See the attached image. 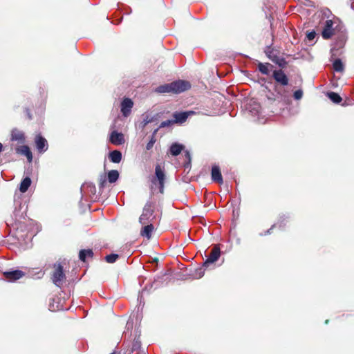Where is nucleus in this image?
<instances>
[{
	"mask_svg": "<svg viewBox=\"0 0 354 354\" xmlns=\"http://www.w3.org/2000/svg\"><path fill=\"white\" fill-rule=\"evenodd\" d=\"M133 106V102L131 99L128 97L124 98L121 103V112L122 115L124 117L129 116L131 112Z\"/></svg>",
	"mask_w": 354,
	"mask_h": 354,
	"instance_id": "9b49d317",
	"label": "nucleus"
},
{
	"mask_svg": "<svg viewBox=\"0 0 354 354\" xmlns=\"http://www.w3.org/2000/svg\"><path fill=\"white\" fill-rule=\"evenodd\" d=\"M35 142L39 153H44L48 149L47 140L41 134L35 136Z\"/></svg>",
	"mask_w": 354,
	"mask_h": 354,
	"instance_id": "9d476101",
	"label": "nucleus"
},
{
	"mask_svg": "<svg viewBox=\"0 0 354 354\" xmlns=\"http://www.w3.org/2000/svg\"><path fill=\"white\" fill-rule=\"evenodd\" d=\"M316 33L315 31H311L307 34V38L309 41H312L315 39Z\"/></svg>",
	"mask_w": 354,
	"mask_h": 354,
	"instance_id": "c9c22d12",
	"label": "nucleus"
},
{
	"mask_svg": "<svg viewBox=\"0 0 354 354\" xmlns=\"http://www.w3.org/2000/svg\"><path fill=\"white\" fill-rule=\"evenodd\" d=\"M283 217H284V216H281V217H280V220H279V221L278 222V223H277V224H274V225L272 226V227H271L270 229H269V230L266 232V233H267V234H269V233H270V231L272 228H274V227H277V226H279V228H282V227H283L282 223H283V220H285V218H284Z\"/></svg>",
	"mask_w": 354,
	"mask_h": 354,
	"instance_id": "473e14b6",
	"label": "nucleus"
},
{
	"mask_svg": "<svg viewBox=\"0 0 354 354\" xmlns=\"http://www.w3.org/2000/svg\"><path fill=\"white\" fill-rule=\"evenodd\" d=\"M119 178V172L117 170H111L108 172L107 179L110 183H115Z\"/></svg>",
	"mask_w": 354,
	"mask_h": 354,
	"instance_id": "393cba45",
	"label": "nucleus"
},
{
	"mask_svg": "<svg viewBox=\"0 0 354 354\" xmlns=\"http://www.w3.org/2000/svg\"><path fill=\"white\" fill-rule=\"evenodd\" d=\"M31 185V179L29 177L24 178L21 183L19 187V191L21 193H25L29 188Z\"/></svg>",
	"mask_w": 354,
	"mask_h": 354,
	"instance_id": "5701e85b",
	"label": "nucleus"
},
{
	"mask_svg": "<svg viewBox=\"0 0 354 354\" xmlns=\"http://www.w3.org/2000/svg\"><path fill=\"white\" fill-rule=\"evenodd\" d=\"M184 149L185 146L183 145L174 142L170 146L169 151L171 155L173 156H177Z\"/></svg>",
	"mask_w": 354,
	"mask_h": 354,
	"instance_id": "f3484780",
	"label": "nucleus"
},
{
	"mask_svg": "<svg viewBox=\"0 0 354 354\" xmlns=\"http://www.w3.org/2000/svg\"><path fill=\"white\" fill-rule=\"evenodd\" d=\"M93 257V252L91 249L81 250L79 252V258L83 262L86 261V257L92 258Z\"/></svg>",
	"mask_w": 354,
	"mask_h": 354,
	"instance_id": "b1692460",
	"label": "nucleus"
},
{
	"mask_svg": "<svg viewBox=\"0 0 354 354\" xmlns=\"http://www.w3.org/2000/svg\"><path fill=\"white\" fill-rule=\"evenodd\" d=\"M185 156H186V157L187 158V159L190 161V160H191V156H190V154H189V153L188 151H186V153H185Z\"/></svg>",
	"mask_w": 354,
	"mask_h": 354,
	"instance_id": "58836bf2",
	"label": "nucleus"
},
{
	"mask_svg": "<svg viewBox=\"0 0 354 354\" xmlns=\"http://www.w3.org/2000/svg\"><path fill=\"white\" fill-rule=\"evenodd\" d=\"M333 22L332 20H326L324 27L322 30V37L324 39H328L331 37V36L333 34Z\"/></svg>",
	"mask_w": 354,
	"mask_h": 354,
	"instance_id": "4468645a",
	"label": "nucleus"
},
{
	"mask_svg": "<svg viewBox=\"0 0 354 354\" xmlns=\"http://www.w3.org/2000/svg\"><path fill=\"white\" fill-rule=\"evenodd\" d=\"M205 266H203V265L198 268L195 269V270L192 274V276L194 279H200L203 277L205 274Z\"/></svg>",
	"mask_w": 354,
	"mask_h": 354,
	"instance_id": "a878e982",
	"label": "nucleus"
},
{
	"mask_svg": "<svg viewBox=\"0 0 354 354\" xmlns=\"http://www.w3.org/2000/svg\"><path fill=\"white\" fill-rule=\"evenodd\" d=\"M109 158L113 163H119L122 160V153L118 150H114L109 153Z\"/></svg>",
	"mask_w": 354,
	"mask_h": 354,
	"instance_id": "412c9836",
	"label": "nucleus"
},
{
	"mask_svg": "<svg viewBox=\"0 0 354 354\" xmlns=\"http://www.w3.org/2000/svg\"><path fill=\"white\" fill-rule=\"evenodd\" d=\"M26 113L27 115V117L29 120H31L32 119V114L30 113V111L29 109H26Z\"/></svg>",
	"mask_w": 354,
	"mask_h": 354,
	"instance_id": "4c0bfd02",
	"label": "nucleus"
},
{
	"mask_svg": "<svg viewBox=\"0 0 354 354\" xmlns=\"http://www.w3.org/2000/svg\"><path fill=\"white\" fill-rule=\"evenodd\" d=\"M326 322V324H328V319H327V320H326V322Z\"/></svg>",
	"mask_w": 354,
	"mask_h": 354,
	"instance_id": "c03bdc74",
	"label": "nucleus"
},
{
	"mask_svg": "<svg viewBox=\"0 0 354 354\" xmlns=\"http://www.w3.org/2000/svg\"><path fill=\"white\" fill-rule=\"evenodd\" d=\"M119 256L117 254H110L105 257V260L107 263H113L116 261Z\"/></svg>",
	"mask_w": 354,
	"mask_h": 354,
	"instance_id": "7c9ffc66",
	"label": "nucleus"
},
{
	"mask_svg": "<svg viewBox=\"0 0 354 354\" xmlns=\"http://www.w3.org/2000/svg\"><path fill=\"white\" fill-rule=\"evenodd\" d=\"M106 177L105 175L100 176L99 178V187L100 188H104L106 184Z\"/></svg>",
	"mask_w": 354,
	"mask_h": 354,
	"instance_id": "2f4dec72",
	"label": "nucleus"
},
{
	"mask_svg": "<svg viewBox=\"0 0 354 354\" xmlns=\"http://www.w3.org/2000/svg\"><path fill=\"white\" fill-rule=\"evenodd\" d=\"M138 351H142L141 341L139 338H135L132 342L131 352L136 351L137 353Z\"/></svg>",
	"mask_w": 354,
	"mask_h": 354,
	"instance_id": "c756f323",
	"label": "nucleus"
},
{
	"mask_svg": "<svg viewBox=\"0 0 354 354\" xmlns=\"http://www.w3.org/2000/svg\"><path fill=\"white\" fill-rule=\"evenodd\" d=\"M3 150V145L0 142V153Z\"/></svg>",
	"mask_w": 354,
	"mask_h": 354,
	"instance_id": "a19ab883",
	"label": "nucleus"
},
{
	"mask_svg": "<svg viewBox=\"0 0 354 354\" xmlns=\"http://www.w3.org/2000/svg\"><path fill=\"white\" fill-rule=\"evenodd\" d=\"M211 178L214 183L222 185L223 183V176L218 165H214L211 169Z\"/></svg>",
	"mask_w": 354,
	"mask_h": 354,
	"instance_id": "1a4fd4ad",
	"label": "nucleus"
},
{
	"mask_svg": "<svg viewBox=\"0 0 354 354\" xmlns=\"http://www.w3.org/2000/svg\"><path fill=\"white\" fill-rule=\"evenodd\" d=\"M53 270L50 274V279L57 287L61 288L66 281L64 267L60 263H55L53 266Z\"/></svg>",
	"mask_w": 354,
	"mask_h": 354,
	"instance_id": "7ed1b4c3",
	"label": "nucleus"
},
{
	"mask_svg": "<svg viewBox=\"0 0 354 354\" xmlns=\"http://www.w3.org/2000/svg\"><path fill=\"white\" fill-rule=\"evenodd\" d=\"M240 214L241 208L239 206L233 209L232 227L230 230L229 235V241H230L231 246L232 248H238L241 245L243 232L241 225L237 228L238 224L240 225V222H238Z\"/></svg>",
	"mask_w": 354,
	"mask_h": 354,
	"instance_id": "f257e3e1",
	"label": "nucleus"
},
{
	"mask_svg": "<svg viewBox=\"0 0 354 354\" xmlns=\"http://www.w3.org/2000/svg\"><path fill=\"white\" fill-rule=\"evenodd\" d=\"M174 123V120H167L162 121L160 123V128H164V127H169L171 124H173Z\"/></svg>",
	"mask_w": 354,
	"mask_h": 354,
	"instance_id": "72a5a7b5",
	"label": "nucleus"
},
{
	"mask_svg": "<svg viewBox=\"0 0 354 354\" xmlns=\"http://www.w3.org/2000/svg\"><path fill=\"white\" fill-rule=\"evenodd\" d=\"M16 152L19 154L24 155L27 158V160L29 162H31L32 160V152L27 145H21L16 148Z\"/></svg>",
	"mask_w": 354,
	"mask_h": 354,
	"instance_id": "2eb2a0df",
	"label": "nucleus"
},
{
	"mask_svg": "<svg viewBox=\"0 0 354 354\" xmlns=\"http://www.w3.org/2000/svg\"><path fill=\"white\" fill-rule=\"evenodd\" d=\"M265 53L272 62L278 64L279 66H283L286 64L284 58L278 55V50L271 48L270 46H268L266 48Z\"/></svg>",
	"mask_w": 354,
	"mask_h": 354,
	"instance_id": "39448f33",
	"label": "nucleus"
},
{
	"mask_svg": "<svg viewBox=\"0 0 354 354\" xmlns=\"http://www.w3.org/2000/svg\"><path fill=\"white\" fill-rule=\"evenodd\" d=\"M157 131H158V129H156V130L153 131V133L152 136H151V138H150V140H149V142L147 144V145H146V149H147V151H149V150L153 148V145H154L155 142H156V136H156V134Z\"/></svg>",
	"mask_w": 354,
	"mask_h": 354,
	"instance_id": "c85d7f7f",
	"label": "nucleus"
},
{
	"mask_svg": "<svg viewBox=\"0 0 354 354\" xmlns=\"http://www.w3.org/2000/svg\"><path fill=\"white\" fill-rule=\"evenodd\" d=\"M273 66L269 63H259L258 64L259 71L264 75H269L270 72L272 69Z\"/></svg>",
	"mask_w": 354,
	"mask_h": 354,
	"instance_id": "4be33fe9",
	"label": "nucleus"
},
{
	"mask_svg": "<svg viewBox=\"0 0 354 354\" xmlns=\"http://www.w3.org/2000/svg\"><path fill=\"white\" fill-rule=\"evenodd\" d=\"M153 261L157 262L158 261V258H155Z\"/></svg>",
	"mask_w": 354,
	"mask_h": 354,
	"instance_id": "79ce46f5",
	"label": "nucleus"
},
{
	"mask_svg": "<svg viewBox=\"0 0 354 354\" xmlns=\"http://www.w3.org/2000/svg\"><path fill=\"white\" fill-rule=\"evenodd\" d=\"M273 78L277 82L282 86H286L288 84V79L287 75L282 70H275L272 74Z\"/></svg>",
	"mask_w": 354,
	"mask_h": 354,
	"instance_id": "f8f14e48",
	"label": "nucleus"
},
{
	"mask_svg": "<svg viewBox=\"0 0 354 354\" xmlns=\"http://www.w3.org/2000/svg\"><path fill=\"white\" fill-rule=\"evenodd\" d=\"M154 212V207L152 203L148 202L145 204L142 214L139 218L140 222L142 224H145L150 216L153 215Z\"/></svg>",
	"mask_w": 354,
	"mask_h": 354,
	"instance_id": "0eeeda50",
	"label": "nucleus"
},
{
	"mask_svg": "<svg viewBox=\"0 0 354 354\" xmlns=\"http://www.w3.org/2000/svg\"><path fill=\"white\" fill-rule=\"evenodd\" d=\"M190 88L191 84L188 81L178 80L169 84L160 85L156 88V91L159 93H180L189 90Z\"/></svg>",
	"mask_w": 354,
	"mask_h": 354,
	"instance_id": "f03ea898",
	"label": "nucleus"
},
{
	"mask_svg": "<svg viewBox=\"0 0 354 354\" xmlns=\"http://www.w3.org/2000/svg\"><path fill=\"white\" fill-rule=\"evenodd\" d=\"M221 256V248L219 245H214L205 262L203 266L209 267V264L215 263Z\"/></svg>",
	"mask_w": 354,
	"mask_h": 354,
	"instance_id": "423d86ee",
	"label": "nucleus"
},
{
	"mask_svg": "<svg viewBox=\"0 0 354 354\" xmlns=\"http://www.w3.org/2000/svg\"><path fill=\"white\" fill-rule=\"evenodd\" d=\"M110 142L114 145H121L125 142L124 135L122 133L113 131L110 135Z\"/></svg>",
	"mask_w": 354,
	"mask_h": 354,
	"instance_id": "ddd939ff",
	"label": "nucleus"
},
{
	"mask_svg": "<svg viewBox=\"0 0 354 354\" xmlns=\"http://www.w3.org/2000/svg\"><path fill=\"white\" fill-rule=\"evenodd\" d=\"M136 354H146L145 351H138Z\"/></svg>",
	"mask_w": 354,
	"mask_h": 354,
	"instance_id": "ea45409f",
	"label": "nucleus"
},
{
	"mask_svg": "<svg viewBox=\"0 0 354 354\" xmlns=\"http://www.w3.org/2000/svg\"><path fill=\"white\" fill-rule=\"evenodd\" d=\"M327 96L335 104H339L342 100L340 95L335 92L327 93Z\"/></svg>",
	"mask_w": 354,
	"mask_h": 354,
	"instance_id": "bb28decb",
	"label": "nucleus"
},
{
	"mask_svg": "<svg viewBox=\"0 0 354 354\" xmlns=\"http://www.w3.org/2000/svg\"><path fill=\"white\" fill-rule=\"evenodd\" d=\"M151 121V119H149V117L147 116L146 118H145L142 121L143 127H145L147 124H149Z\"/></svg>",
	"mask_w": 354,
	"mask_h": 354,
	"instance_id": "e433bc0d",
	"label": "nucleus"
},
{
	"mask_svg": "<svg viewBox=\"0 0 354 354\" xmlns=\"http://www.w3.org/2000/svg\"><path fill=\"white\" fill-rule=\"evenodd\" d=\"M165 180L166 175L164 169L160 165H157L155 167V176L151 179V183L158 188L160 194L164 193Z\"/></svg>",
	"mask_w": 354,
	"mask_h": 354,
	"instance_id": "20e7f679",
	"label": "nucleus"
},
{
	"mask_svg": "<svg viewBox=\"0 0 354 354\" xmlns=\"http://www.w3.org/2000/svg\"><path fill=\"white\" fill-rule=\"evenodd\" d=\"M154 230V227L152 224L147 225L145 226L142 230L140 231V235L142 236L147 238V239H150L151 237V233Z\"/></svg>",
	"mask_w": 354,
	"mask_h": 354,
	"instance_id": "aec40b11",
	"label": "nucleus"
},
{
	"mask_svg": "<svg viewBox=\"0 0 354 354\" xmlns=\"http://www.w3.org/2000/svg\"><path fill=\"white\" fill-rule=\"evenodd\" d=\"M333 69L336 72H342L344 71V65L340 59H336L333 62Z\"/></svg>",
	"mask_w": 354,
	"mask_h": 354,
	"instance_id": "cd10ccee",
	"label": "nucleus"
},
{
	"mask_svg": "<svg viewBox=\"0 0 354 354\" xmlns=\"http://www.w3.org/2000/svg\"><path fill=\"white\" fill-rule=\"evenodd\" d=\"M192 112H175L173 115L174 123H183L186 121Z\"/></svg>",
	"mask_w": 354,
	"mask_h": 354,
	"instance_id": "a211bd4d",
	"label": "nucleus"
},
{
	"mask_svg": "<svg viewBox=\"0 0 354 354\" xmlns=\"http://www.w3.org/2000/svg\"><path fill=\"white\" fill-rule=\"evenodd\" d=\"M294 98L297 100H299L302 98L303 91L301 89L297 90L294 92L293 94Z\"/></svg>",
	"mask_w": 354,
	"mask_h": 354,
	"instance_id": "f704fd0d",
	"label": "nucleus"
},
{
	"mask_svg": "<svg viewBox=\"0 0 354 354\" xmlns=\"http://www.w3.org/2000/svg\"><path fill=\"white\" fill-rule=\"evenodd\" d=\"M245 110H248L249 113H250L252 115H258L261 106L259 103L254 102L252 104H248L247 103V106L245 109Z\"/></svg>",
	"mask_w": 354,
	"mask_h": 354,
	"instance_id": "6ab92c4d",
	"label": "nucleus"
},
{
	"mask_svg": "<svg viewBox=\"0 0 354 354\" xmlns=\"http://www.w3.org/2000/svg\"><path fill=\"white\" fill-rule=\"evenodd\" d=\"M3 275L8 281L14 282L22 278L25 275V272L19 270L6 271L3 272Z\"/></svg>",
	"mask_w": 354,
	"mask_h": 354,
	"instance_id": "6e6552de",
	"label": "nucleus"
},
{
	"mask_svg": "<svg viewBox=\"0 0 354 354\" xmlns=\"http://www.w3.org/2000/svg\"><path fill=\"white\" fill-rule=\"evenodd\" d=\"M280 95H281V97H283V96L286 97L285 95H283V94H280Z\"/></svg>",
	"mask_w": 354,
	"mask_h": 354,
	"instance_id": "37998d69",
	"label": "nucleus"
},
{
	"mask_svg": "<svg viewBox=\"0 0 354 354\" xmlns=\"http://www.w3.org/2000/svg\"><path fill=\"white\" fill-rule=\"evenodd\" d=\"M11 140L18 141L20 143H23L25 141V135L23 131L14 129L11 132Z\"/></svg>",
	"mask_w": 354,
	"mask_h": 354,
	"instance_id": "dca6fc26",
	"label": "nucleus"
}]
</instances>
